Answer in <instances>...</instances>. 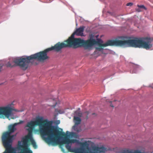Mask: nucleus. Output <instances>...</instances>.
<instances>
[{
	"instance_id": "ddd939ff",
	"label": "nucleus",
	"mask_w": 153,
	"mask_h": 153,
	"mask_svg": "<svg viewBox=\"0 0 153 153\" xmlns=\"http://www.w3.org/2000/svg\"><path fill=\"white\" fill-rule=\"evenodd\" d=\"M6 65L7 67H12L14 66L13 65H12L10 62H9L6 64Z\"/></svg>"
},
{
	"instance_id": "39448f33",
	"label": "nucleus",
	"mask_w": 153,
	"mask_h": 153,
	"mask_svg": "<svg viewBox=\"0 0 153 153\" xmlns=\"http://www.w3.org/2000/svg\"><path fill=\"white\" fill-rule=\"evenodd\" d=\"M13 111H19L14 108L13 102L6 106L0 107V118L4 119L6 117L10 120V119H14L17 118L18 116L16 115H13Z\"/></svg>"
},
{
	"instance_id": "9b49d317",
	"label": "nucleus",
	"mask_w": 153,
	"mask_h": 153,
	"mask_svg": "<svg viewBox=\"0 0 153 153\" xmlns=\"http://www.w3.org/2000/svg\"><path fill=\"white\" fill-rule=\"evenodd\" d=\"M52 101L53 104V105L51 104L50 105L52 107H53V108H54L55 107L56 105L57 104V102H56V100L53 99L52 100Z\"/></svg>"
},
{
	"instance_id": "f257e3e1",
	"label": "nucleus",
	"mask_w": 153,
	"mask_h": 153,
	"mask_svg": "<svg viewBox=\"0 0 153 153\" xmlns=\"http://www.w3.org/2000/svg\"><path fill=\"white\" fill-rule=\"evenodd\" d=\"M34 122L35 125L41 127L39 132L46 143L54 146L59 145L64 153L65 152V150L62 146L64 143H69L70 141L73 142L75 141L70 140L67 134L62 131V129L52 126V121H49L47 120H44L42 117H36Z\"/></svg>"
},
{
	"instance_id": "7ed1b4c3",
	"label": "nucleus",
	"mask_w": 153,
	"mask_h": 153,
	"mask_svg": "<svg viewBox=\"0 0 153 153\" xmlns=\"http://www.w3.org/2000/svg\"><path fill=\"white\" fill-rule=\"evenodd\" d=\"M79 38H75L74 35L72 34L71 36L64 42H58L54 46L48 48L44 51L31 55L26 57H22L13 61L17 65L20 67L23 70H25L28 68L30 61L33 59H36L40 61H43L49 58L47 56L48 53L54 50L56 52L59 51L62 49L65 48H79Z\"/></svg>"
},
{
	"instance_id": "1a4fd4ad",
	"label": "nucleus",
	"mask_w": 153,
	"mask_h": 153,
	"mask_svg": "<svg viewBox=\"0 0 153 153\" xmlns=\"http://www.w3.org/2000/svg\"><path fill=\"white\" fill-rule=\"evenodd\" d=\"M80 108H79L78 110H77L74 112V115L78 116L79 117H82V113L79 111Z\"/></svg>"
},
{
	"instance_id": "0eeeda50",
	"label": "nucleus",
	"mask_w": 153,
	"mask_h": 153,
	"mask_svg": "<svg viewBox=\"0 0 153 153\" xmlns=\"http://www.w3.org/2000/svg\"><path fill=\"white\" fill-rule=\"evenodd\" d=\"M78 141L77 143H78L81 146L82 148H88V147L89 144L87 143V142L85 141L84 142H79L78 140H77ZM75 142L74 143H75Z\"/></svg>"
},
{
	"instance_id": "f8f14e48",
	"label": "nucleus",
	"mask_w": 153,
	"mask_h": 153,
	"mask_svg": "<svg viewBox=\"0 0 153 153\" xmlns=\"http://www.w3.org/2000/svg\"><path fill=\"white\" fill-rule=\"evenodd\" d=\"M102 47H103L101 46H99L98 47H96V50H98L99 51H100L103 49V48H102Z\"/></svg>"
},
{
	"instance_id": "6ab92c4d",
	"label": "nucleus",
	"mask_w": 153,
	"mask_h": 153,
	"mask_svg": "<svg viewBox=\"0 0 153 153\" xmlns=\"http://www.w3.org/2000/svg\"><path fill=\"white\" fill-rule=\"evenodd\" d=\"M152 87V88H153V87Z\"/></svg>"
},
{
	"instance_id": "423d86ee",
	"label": "nucleus",
	"mask_w": 153,
	"mask_h": 153,
	"mask_svg": "<svg viewBox=\"0 0 153 153\" xmlns=\"http://www.w3.org/2000/svg\"><path fill=\"white\" fill-rule=\"evenodd\" d=\"M85 28V27L82 26L77 28L75 31L72 34H76L77 36H83V32Z\"/></svg>"
},
{
	"instance_id": "a211bd4d",
	"label": "nucleus",
	"mask_w": 153,
	"mask_h": 153,
	"mask_svg": "<svg viewBox=\"0 0 153 153\" xmlns=\"http://www.w3.org/2000/svg\"><path fill=\"white\" fill-rule=\"evenodd\" d=\"M2 68V66H0V72L1 71V69Z\"/></svg>"
},
{
	"instance_id": "2eb2a0df",
	"label": "nucleus",
	"mask_w": 153,
	"mask_h": 153,
	"mask_svg": "<svg viewBox=\"0 0 153 153\" xmlns=\"http://www.w3.org/2000/svg\"><path fill=\"white\" fill-rule=\"evenodd\" d=\"M132 5H133V3H128L126 5L127 6H132Z\"/></svg>"
},
{
	"instance_id": "20e7f679",
	"label": "nucleus",
	"mask_w": 153,
	"mask_h": 153,
	"mask_svg": "<svg viewBox=\"0 0 153 153\" xmlns=\"http://www.w3.org/2000/svg\"><path fill=\"white\" fill-rule=\"evenodd\" d=\"M23 122L21 121L19 123H16L13 125L9 126L8 131L4 133L2 137V141L4 146L6 148V151L3 153H12L14 151L13 148L12 147L13 135H10V134L14 132L16 129L15 126L17 124H21Z\"/></svg>"
},
{
	"instance_id": "9d476101",
	"label": "nucleus",
	"mask_w": 153,
	"mask_h": 153,
	"mask_svg": "<svg viewBox=\"0 0 153 153\" xmlns=\"http://www.w3.org/2000/svg\"><path fill=\"white\" fill-rule=\"evenodd\" d=\"M89 114V112L88 111H86L83 113L82 117H83L86 120L88 118V115Z\"/></svg>"
},
{
	"instance_id": "6e6552de",
	"label": "nucleus",
	"mask_w": 153,
	"mask_h": 153,
	"mask_svg": "<svg viewBox=\"0 0 153 153\" xmlns=\"http://www.w3.org/2000/svg\"><path fill=\"white\" fill-rule=\"evenodd\" d=\"M74 120L76 125L80 124L81 121V119L79 117L76 116L74 117Z\"/></svg>"
},
{
	"instance_id": "dca6fc26",
	"label": "nucleus",
	"mask_w": 153,
	"mask_h": 153,
	"mask_svg": "<svg viewBox=\"0 0 153 153\" xmlns=\"http://www.w3.org/2000/svg\"><path fill=\"white\" fill-rule=\"evenodd\" d=\"M136 10L138 12H140L141 11L140 8L139 7L137 9H136Z\"/></svg>"
},
{
	"instance_id": "f03ea898",
	"label": "nucleus",
	"mask_w": 153,
	"mask_h": 153,
	"mask_svg": "<svg viewBox=\"0 0 153 153\" xmlns=\"http://www.w3.org/2000/svg\"><path fill=\"white\" fill-rule=\"evenodd\" d=\"M121 38L122 40H108L104 44H102L103 41L99 39H97V41L94 39L85 40L79 38V48L83 47L85 49H90L94 45L97 44L99 46L103 47L117 45L143 48L146 50L152 46V40L148 37H135L133 39H129L125 36H122Z\"/></svg>"
},
{
	"instance_id": "f3484780",
	"label": "nucleus",
	"mask_w": 153,
	"mask_h": 153,
	"mask_svg": "<svg viewBox=\"0 0 153 153\" xmlns=\"http://www.w3.org/2000/svg\"><path fill=\"white\" fill-rule=\"evenodd\" d=\"M110 106L112 107H114V106L112 105V103H111L110 105Z\"/></svg>"
},
{
	"instance_id": "4468645a",
	"label": "nucleus",
	"mask_w": 153,
	"mask_h": 153,
	"mask_svg": "<svg viewBox=\"0 0 153 153\" xmlns=\"http://www.w3.org/2000/svg\"><path fill=\"white\" fill-rule=\"evenodd\" d=\"M137 6L138 7L140 8H142L144 9H146V8L143 5H137Z\"/></svg>"
}]
</instances>
